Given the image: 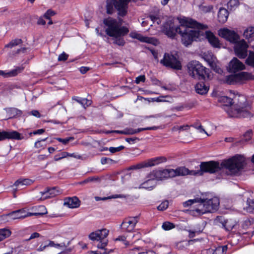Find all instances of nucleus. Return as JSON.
<instances>
[{
  "instance_id": "f257e3e1",
  "label": "nucleus",
  "mask_w": 254,
  "mask_h": 254,
  "mask_svg": "<svg viewBox=\"0 0 254 254\" xmlns=\"http://www.w3.org/2000/svg\"><path fill=\"white\" fill-rule=\"evenodd\" d=\"M246 165V160L244 157L241 155H236L233 157L223 160L221 163L214 161L202 162L200 165V170L197 171L189 170L185 167H181L174 170V177L178 176L202 175L203 172L214 173L221 168H225L229 170L230 173L233 175H237L244 168Z\"/></svg>"
},
{
  "instance_id": "f03ea898",
  "label": "nucleus",
  "mask_w": 254,
  "mask_h": 254,
  "mask_svg": "<svg viewBox=\"0 0 254 254\" xmlns=\"http://www.w3.org/2000/svg\"><path fill=\"white\" fill-rule=\"evenodd\" d=\"M218 101L227 107L225 110L230 117L251 118L253 116L250 111L252 106L244 95H236L234 99L226 96H221Z\"/></svg>"
},
{
  "instance_id": "7ed1b4c3",
  "label": "nucleus",
  "mask_w": 254,
  "mask_h": 254,
  "mask_svg": "<svg viewBox=\"0 0 254 254\" xmlns=\"http://www.w3.org/2000/svg\"><path fill=\"white\" fill-rule=\"evenodd\" d=\"M179 20L180 24L179 34L182 37L183 44L186 46L191 44L193 40H196L198 38L199 35L198 31L193 29V28L198 29L207 28V26L199 23L190 18L184 17Z\"/></svg>"
},
{
  "instance_id": "20e7f679",
  "label": "nucleus",
  "mask_w": 254,
  "mask_h": 254,
  "mask_svg": "<svg viewBox=\"0 0 254 254\" xmlns=\"http://www.w3.org/2000/svg\"><path fill=\"white\" fill-rule=\"evenodd\" d=\"M104 24L107 27L106 29V34L114 38V43L120 46H123L125 44L124 39L122 37L127 34L129 32L127 28L123 26V20L119 19L118 21L116 19L108 17L104 20Z\"/></svg>"
},
{
  "instance_id": "39448f33",
  "label": "nucleus",
  "mask_w": 254,
  "mask_h": 254,
  "mask_svg": "<svg viewBox=\"0 0 254 254\" xmlns=\"http://www.w3.org/2000/svg\"><path fill=\"white\" fill-rule=\"evenodd\" d=\"M188 68L190 75L193 78L204 80L206 78L208 79L210 78L209 70L197 61L190 62L188 64Z\"/></svg>"
},
{
  "instance_id": "423d86ee",
  "label": "nucleus",
  "mask_w": 254,
  "mask_h": 254,
  "mask_svg": "<svg viewBox=\"0 0 254 254\" xmlns=\"http://www.w3.org/2000/svg\"><path fill=\"white\" fill-rule=\"evenodd\" d=\"M160 63L166 67L176 70H181L182 67L179 56L177 54L165 53L163 59L160 61Z\"/></svg>"
},
{
  "instance_id": "0eeeda50",
  "label": "nucleus",
  "mask_w": 254,
  "mask_h": 254,
  "mask_svg": "<svg viewBox=\"0 0 254 254\" xmlns=\"http://www.w3.org/2000/svg\"><path fill=\"white\" fill-rule=\"evenodd\" d=\"M180 26H175L174 24V19L172 17L167 18L166 22L162 26L161 30L168 37L174 39L176 34H179L180 30Z\"/></svg>"
},
{
  "instance_id": "6e6552de",
  "label": "nucleus",
  "mask_w": 254,
  "mask_h": 254,
  "mask_svg": "<svg viewBox=\"0 0 254 254\" xmlns=\"http://www.w3.org/2000/svg\"><path fill=\"white\" fill-rule=\"evenodd\" d=\"M32 215L31 212H27L24 209H21L1 216L0 220L4 222H10L16 219H23L32 216Z\"/></svg>"
},
{
  "instance_id": "1a4fd4ad",
  "label": "nucleus",
  "mask_w": 254,
  "mask_h": 254,
  "mask_svg": "<svg viewBox=\"0 0 254 254\" xmlns=\"http://www.w3.org/2000/svg\"><path fill=\"white\" fill-rule=\"evenodd\" d=\"M234 47L235 55L240 59H245L248 56V45L245 40H238L234 43Z\"/></svg>"
},
{
  "instance_id": "9d476101",
  "label": "nucleus",
  "mask_w": 254,
  "mask_h": 254,
  "mask_svg": "<svg viewBox=\"0 0 254 254\" xmlns=\"http://www.w3.org/2000/svg\"><path fill=\"white\" fill-rule=\"evenodd\" d=\"M218 34L222 38L233 44L240 40V36L235 31L226 28L219 30Z\"/></svg>"
},
{
  "instance_id": "9b49d317",
  "label": "nucleus",
  "mask_w": 254,
  "mask_h": 254,
  "mask_svg": "<svg viewBox=\"0 0 254 254\" xmlns=\"http://www.w3.org/2000/svg\"><path fill=\"white\" fill-rule=\"evenodd\" d=\"M205 206L206 210L204 212L212 213L218 210L219 206V199L217 197H214L211 199H206Z\"/></svg>"
},
{
  "instance_id": "f8f14e48",
  "label": "nucleus",
  "mask_w": 254,
  "mask_h": 254,
  "mask_svg": "<svg viewBox=\"0 0 254 254\" xmlns=\"http://www.w3.org/2000/svg\"><path fill=\"white\" fill-rule=\"evenodd\" d=\"M228 70L230 72H236L245 68V65L236 58H234L229 63Z\"/></svg>"
},
{
  "instance_id": "ddd939ff",
  "label": "nucleus",
  "mask_w": 254,
  "mask_h": 254,
  "mask_svg": "<svg viewBox=\"0 0 254 254\" xmlns=\"http://www.w3.org/2000/svg\"><path fill=\"white\" fill-rule=\"evenodd\" d=\"M5 139L20 140L22 138L20 134L16 131H0V141Z\"/></svg>"
},
{
  "instance_id": "4468645a",
  "label": "nucleus",
  "mask_w": 254,
  "mask_h": 254,
  "mask_svg": "<svg viewBox=\"0 0 254 254\" xmlns=\"http://www.w3.org/2000/svg\"><path fill=\"white\" fill-rule=\"evenodd\" d=\"M81 201L76 196L66 197L64 199V204L70 208H76L80 206Z\"/></svg>"
},
{
  "instance_id": "2eb2a0df",
  "label": "nucleus",
  "mask_w": 254,
  "mask_h": 254,
  "mask_svg": "<svg viewBox=\"0 0 254 254\" xmlns=\"http://www.w3.org/2000/svg\"><path fill=\"white\" fill-rule=\"evenodd\" d=\"M205 36L210 45L214 48H220L221 44L218 38L209 31L205 32Z\"/></svg>"
},
{
  "instance_id": "dca6fc26",
  "label": "nucleus",
  "mask_w": 254,
  "mask_h": 254,
  "mask_svg": "<svg viewBox=\"0 0 254 254\" xmlns=\"http://www.w3.org/2000/svg\"><path fill=\"white\" fill-rule=\"evenodd\" d=\"M138 217H130L128 220L124 222L122 225L124 228H126L128 232L132 231L135 227L136 223L138 222Z\"/></svg>"
},
{
  "instance_id": "f3484780",
  "label": "nucleus",
  "mask_w": 254,
  "mask_h": 254,
  "mask_svg": "<svg viewBox=\"0 0 254 254\" xmlns=\"http://www.w3.org/2000/svg\"><path fill=\"white\" fill-rule=\"evenodd\" d=\"M194 89L197 94L203 95L207 93L209 86L203 82H199L195 84Z\"/></svg>"
},
{
  "instance_id": "a211bd4d",
  "label": "nucleus",
  "mask_w": 254,
  "mask_h": 254,
  "mask_svg": "<svg viewBox=\"0 0 254 254\" xmlns=\"http://www.w3.org/2000/svg\"><path fill=\"white\" fill-rule=\"evenodd\" d=\"M147 180L140 185L139 189H145L152 190L156 186V181L149 177V174L147 176Z\"/></svg>"
},
{
  "instance_id": "6ab92c4d",
  "label": "nucleus",
  "mask_w": 254,
  "mask_h": 254,
  "mask_svg": "<svg viewBox=\"0 0 254 254\" xmlns=\"http://www.w3.org/2000/svg\"><path fill=\"white\" fill-rule=\"evenodd\" d=\"M228 15L229 12L227 9L223 7L220 8L218 13L219 21L222 23H225L228 19Z\"/></svg>"
},
{
  "instance_id": "aec40b11",
  "label": "nucleus",
  "mask_w": 254,
  "mask_h": 254,
  "mask_svg": "<svg viewBox=\"0 0 254 254\" xmlns=\"http://www.w3.org/2000/svg\"><path fill=\"white\" fill-rule=\"evenodd\" d=\"M130 37L133 39H136L142 42L151 43L153 39L146 37H144L141 34L135 32H132L129 34Z\"/></svg>"
},
{
  "instance_id": "412c9836",
  "label": "nucleus",
  "mask_w": 254,
  "mask_h": 254,
  "mask_svg": "<svg viewBox=\"0 0 254 254\" xmlns=\"http://www.w3.org/2000/svg\"><path fill=\"white\" fill-rule=\"evenodd\" d=\"M167 161V159L164 157H158L154 158H152L148 160L147 161V166L149 167H152L157 165L161 163L165 162Z\"/></svg>"
},
{
  "instance_id": "4be33fe9",
  "label": "nucleus",
  "mask_w": 254,
  "mask_h": 254,
  "mask_svg": "<svg viewBox=\"0 0 254 254\" xmlns=\"http://www.w3.org/2000/svg\"><path fill=\"white\" fill-rule=\"evenodd\" d=\"M196 202H198V204L197 207L195 208L194 210L199 214H203L207 213V212H204V210H206L204 199L196 198Z\"/></svg>"
},
{
  "instance_id": "5701e85b",
  "label": "nucleus",
  "mask_w": 254,
  "mask_h": 254,
  "mask_svg": "<svg viewBox=\"0 0 254 254\" xmlns=\"http://www.w3.org/2000/svg\"><path fill=\"white\" fill-rule=\"evenodd\" d=\"M238 75L240 79V84L243 83L245 80L254 79V75L248 72H241L238 73Z\"/></svg>"
},
{
  "instance_id": "b1692460",
  "label": "nucleus",
  "mask_w": 254,
  "mask_h": 254,
  "mask_svg": "<svg viewBox=\"0 0 254 254\" xmlns=\"http://www.w3.org/2000/svg\"><path fill=\"white\" fill-rule=\"evenodd\" d=\"M33 183L32 180L28 179H19L14 183L13 186L22 189L23 186L30 185Z\"/></svg>"
},
{
  "instance_id": "393cba45",
  "label": "nucleus",
  "mask_w": 254,
  "mask_h": 254,
  "mask_svg": "<svg viewBox=\"0 0 254 254\" xmlns=\"http://www.w3.org/2000/svg\"><path fill=\"white\" fill-rule=\"evenodd\" d=\"M23 69L22 67H17L15 69H13L9 72L5 73L2 70H0V75L3 77H10L16 75L18 73L21 72Z\"/></svg>"
},
{
  "instance_id": "a878e982",
  "label": "nucleus",
  "mask_w": 254,
  "mask_h": 254,
  "mask_svg": "<svg viewBox=\"0 0 254 254\" xmlns=\"http://www.w3.org/2000/svg\"><path fill=\"white\" fill-rule=\"evenodd\" d=\"M40 193L43 195L49 194L50 196L53 197L61 193V190L56 187H53L52 188H47L45 191H41Z\"/></svg>"
},
{
  "instance_id": "bb28decb",
  "label": "nucleus",
  "mask_w": 254,
  "mask_h": 254,
  "mask_svg": "<svg viewBox=\"0 0 254 254\" xmlns=\"http://www.w3.org/2000/svg\"><path fill=\"white\" fill-rule=\"evenodd\" d=\"M149 177L153 179L155 181H162L161 170H154L149 173Z\"/></svg>"
},
{
  "instance_id": "cd10ccee",
  "label": "nucleus",
  "mask_w": 254,
  "mask_h": 254,
  "mask_svg": "<svg viewBox=\"0 0 254 254\" xmlns=\"http://www.w3.org/2000/svg\"><path fill=\"white\" fill-rule=\"evenodd\" d=\"M226 83L229 84H240V79L237 74L230 75L226 77Z\"/></svg>"
},
{
  "instance_id": "c85d7f7f",
  "label": "nucleus",
  "mask_w": 254,
  "mask_h": 254,
  "mask_svg": "<svg viewBox=\"0 0 254 254\" xmlns=\"http://www.w3.org/2000/svg\"><path fill=\"white\" fill-rule=\"evenodd\" d=\"M227 250L226 246H219L215 250L209 249L208 253L209 254H225Z\"/></svg>"
},
{
  "instance_id": "c756f323",
  "label": "nucleus",
  "mask_w": 254,
  "mask_h": 254,
  "mask_svg": "<svg viewBox=\"0 0 254 254\" xmlns=\"http://www.w3.org/2000/svg\"><path fill=\"white\" fill-rule=\"evenodd\" d=\"M254 36V27H249L247 29H246L244 32V36L245 37L246 39H248L249 41H252V38Z\"/></svg>"
},
{
  "instance_id": "7c9ffc66",
  "label": "nucleus",
  "mask_w": 254,
  "mask_h": 254,
  "mask_svg": "<svg viewBox=\"0 0 254 254\" xmlns=\"http://www.w3.org/2000/svg\"><path fill=\"white\" fill-rule=\"evenodd\" d=\"M163 180L169 178L174 177L175 172L174 169H163L161 170Z\"/></svg>"
},
{
  "instance_id": "2f4dec72",
  "label": "nucleus",
  "mask_w": 254,
  "mask_h": 254,
  "mask_svg": "<svg viewBox=\"0 0 254 254\" xmlns=\"http://www.w3.org/2000/svg\"><path fill=\"white\" fill-rule=\"evenodd\" d=\"M37 211L34 213H31L32 216H42L47 213L46 208L43 205H39L36 208Z\"/></svg>"
},
{
  "instance_id": "473e14b6",
  "label": "nucleus",
  "mask_w": 254,
  "mask_h": 254,
  "mask_svg": "<svg viewBox=\"0 0 254 254\" xmlns=\"http://www.w3.org/2000/svg\"><path fill=\"white\" fill-rule=\"evenodd\" d=\"M245 63L247 65L254 68V52L250 51L249 55L246 60Z\"/></svg>"
},
{
  "instance_id": "72a5a7b5",
  "label": "nucleus",
  "mask_w": 254,
  "mask_h": 254,
  "mask_svg": "<svg viewBox=\"0 0 254 254\" xmlns=\"http://www.w3.org/2000/svg\"><path fill=\"white\" fill-rule=\"evenodd\" d=\"M11 235V231L6 228L0 229V242L8 237Z\"/></svg>"
},
{
  "instance_id": "f704fd0d",
  "label": "nucleus",
  "mask_w": 254,
  "mask_h": 254,
  "mask_svg": "<svg viewBox=\"0 0 254 254\" xmlns=\"http://www.w3.org/2000/svg\"><path fill=\"white\" fill-rule=\"evenodd\" d=\"M209 64L211 67L217 73L219 74H222L223 73L222 69L220 67L219 65L217 64L214 61V60H212L211 61H209Z\"/></svg>"
},
{
  "instance_id": "c9c22d12",
  "label": "nucleus",
  "mask_w": 254,
  "mask_h": 254,
  "mask_svg": "<svg viewBox=\"0 0 254 254\" xmlns=\"http://www.w3.org/2000/svg\"><path fill=\"white\" fill-rule=\"evenodd\" d=\"M70 242L68 241L66 244L61 243L60 244H55L53 241H49L47 245V247H55L56 248H64L67 247L69 245Z\"/></svg>"
},
{
  "instance_id": "e433bc0d",
  "label": "nucleus",
  "mask_w": 254,
  "mask_h": 254,
  "mask_svg": "<svg viewBox=\"0 0 254 254\" xmlns=\"http://www.w3.org/2000/svg\"><path fill=\"white\" fill-rule=\"evenodd\" d=\"M78 103L80 104L84 108L91 104L92 101L86 98H77L75 99Z\"/></svg>"
},
{
  "instance_id": "4c0bfd02",
  "label": "nucleus",
  "mask_w": 254,
  "mask_h": 254,
  "mask_svg": "<svg viewBox=\"0 0 254 254\" xmlns=\"http://www.w3.org/2000/svg\"><path fill=\"white\" fill-rule=\"evenodd\" d=\"M97 232L99 234V238H100V241H103L105 238H106L109 232V231L106 229L98 230H97Z\"/></svg>"
},
{
  "instance_id": "58836bf2",
  "label": "nucleus",
  "mask_w": 254,
  "mask_h": 254,
  "mask_svg": "<svg viewBox=\"0 0 254 254\" xmlns=\"http://www.w3.org/2000/svg\"><path fill=\"white\" fill-rule=\"evenodd\" d=\"M239 5V1L238 0H230L227 3L228 8L230 10L235 9Z\"/></svg>"
},
{
  "instance_id": "ea45409f",
  "label": "nucleus",
  "mask_w": 254,
  "mask_h": 254,
  "mask_svg": "<svg viewBox=\"0 0 254 254\" xmlns=\"http://www.w3.org/2000/svg\"><path fill=\"white\" fill-rule=\"evenodd\" d=\"M22 40L20 39H16L11 40V41L8 44L5 45V47L12 48V47L18 45L22 43Z\"/></svg>"
},
{
  "instance_id": "a19ab883",
  "label": "nucleus",
  "mask_w": 254,
  "mask_h": 254,
  "mask_svg": "<svg viewBox=\"0 0 254 254\" xmlns=\"http://www.w3.org/2000/svg\"><path fill=\"white\" fill-rule=\"evenodd\" d=\"M248 206L245 209L247 212L254 213V201L252 200H248Z\"/></svg>"
},
{
  "instance_id": "79ce46f5",
  "label": "nucleus",
  "mask_w": 254,
  "mask_h": 254,
  "mask_svg": "<svg viewBox=\"0 0 254 254\" xmlns=\"http://www.w3.org/2000/svg\"><path fill=\"white\" fill-rule=\"evenodd\" d=\"M162 227L165 230H170L175 228V225L169 222H165L163 223Z\"/></svg>"
},
{
  "instance_id": "37998d69",
  "label": "nucleus",
  "mask_w": 254,
  "mask_h": 254,
  "mask_svg": "<svg viewBox=\"0 0 254 254\" xmlns=\"http://www.w3.org/2000/svg\"><path fill=\"white\" fill-rule=\"evenodd\" d=\"M127 197V195H126L124 194H115L113 195L108 197H102L101 200H105L108 199H111V198H126Z\"/></svg>"
},
{
  "instance_id": "c03bdc74",
  "label": "nucleus",
  "mask_w": 254,
  "mask_h": 254,
  "mask_svg": "<svg viewBox=\"0 0 254 254\" xmlns=\"http://www.w3.org/2000/svg\"><path fill=\"white\" fill-rule=\"evenodd\" d=\"M67 155H68L67 152H62L59 154L56 155L54 157V160L56 161H59L63 158L66 157Z\"/></svg>"
},
{
  "instance_id": "a18cd8bd",
  "label": "nucleus",
  "mask_w": 254,
  "mask_h": 254,
  "mask_svg": "<svg viewBox=\"0 0 254 254\" xmlns=\"http://www.w3.org/2000/svg\"><path fill=\"white\" fill-rule=\"evenodd\" d=\"M99 238V234L97 231L90 233L89 235V238L92 241H100V238Z\"/></svg>"
},
{
  "instance_id": "49530a36",
  "label": "nucleus",
  "mask_w": 254,
  "mask_h": 254,
  "mask_svg": "<svg viewBox=\"0 0 254 254\" xmlns=\"http://www.w3.org/2000/svg\"><path fill=\"white\" fill-rule=\"evenodd\" d=\"M168 204L169 202L168 201H163L157 207V209L159 210L163 211L168 208Z\"/></svg>"
},
{
  "instance_id": "de8ad7c7",
  "label": "nucleus",
  "mask_w": 254,
  "mask_h": 254,
  "mask_svg": "<svg viewBox=\"0 0 254 254\" xmlns=\"http://www.w3.org/2000/svg\"><path fill=\"white\" fill-rule=\"evenodd\" d=\"M186 231L189 233V237L190 238H192L194 237L196 235H198L201 233L200 231H197L195 230H189Z\"/></svg>"
},
{
  "instance_id": "09e8293b",
  "label": "nucleus",
  "mask_w": 254,
  "mask_h": 254,
  "mask_svg": "<svg viewBox=\"0 0 254 254\" xmlns=\"http://www.w3.org/2000/svg\"><path fill=\"white\" fill-rule=\"evenodd\" d=\"M56 139L58 140L59 142L63 143L64 144H67L70 141L73 140L74 139L73 137H69L64 139L61 138H57Z\"/></svg>"
},
{
  "instance_id": "8fccbe9b",
  "label": "nucleus",
  "mask_w": 254,
  "mask_h": 254,
  "mask_svg": "<svg viewBox=\"0 0 254 254\" xmlns=\"http://www.w3.org/2000/svg\"><path fill=\"white\" fill-rule=\"evenodd\" d=\"M107 13L109 14H112L114 11L113 5L111 2H108L106 4Z\"/></svg>"
},
{
  "instance_id": "3c124183",
  "label": "nucleus",
  "mask_w": 254,
  "mask_h": 254,
  "mask_svg": "<svg viewBox=\"0 0 254 254\" xmlns=\"http://www.w3.org/2000/svg\"><path fill=\"white\" fill-rule=\"evenodd\" d=\"M193 240H190L188 242H180L177 244V247L178 249L182 250L183 248H184L185 247L187 246L189 243L190 242H192Z\"/></svg>"
},
{
  "instance_id": "603ef678",
  "label": "nucleus",
  "mask_w": 254,
  "mask_h": 254,
  "mask_svg": "<svg viewBox=\"0 0 254 254\" xmlns=\"http://www.w3.org/2000/svg\"><path fill=\"white\" fill-rule=\"evenodd\" d=\"M124 132L126 135H131L137 133L136 129L132 128H127L124 129Z\"/></svg>"
},
{
  "instance_id": "864d4df0",
  "label": "nucleus",
  "mask_w": 254,
  "mask_h": 254,
  "mask_svg": "<svg viewBox=\"0 0 254 254\" xmlns=\"http://www.w3.org/2000/svg\"><path fill=\"white\" fill-rule=\"evenodd\" d=\"M55 14V11L51 9H48L44 14L43 17L47 19H50V17Z\"/></svg>"
},
{
  "instance_id": "5fc2aeb1",
  "label": "nucleus",
  "mask_w": 254,
  "mask_h": 254,
  "mask_svg": "<svg viewBox=\"0 0 254 254\" xmlns=\"http://www.w3.org/2000/svg\"><path fill=\"white\" fill-rule=\"evenodd\" d=\"M124 148L125 147L124 146L121 145L117 147H110L109 148V150L111 153H114L115 152L120 151L121 150L124 149Z\"/></svg>"
},
{
  "instance_id": "6e6d98bb",
  "label": "nucleus",
  "mask_w": 254,
  "mask_h": 254,
  "mask_svg": "<svg viewBox=\"0 0 254 254\" xmlns=\"http://www.w3.org/2000/svg\"><path fill=\"white\" fill-rule=\"evenodd\" d=\"M149 17L153 23L156 22L157 24H160L161 23V20L158 16L151 15Z\"/></svg>"
},
{
  "instance_id": "4d7b16f0",
  "label": "nucleus",
  "mask_w": 254,
  "mask_h": 254,
  "mask_svg": "<svg viewBox=\"0 0 254 254\" xmlns=\"http://www.w3.org/2000/svg\"><path fill=\"white\" fill-rule=\"evenodd\" d=\"M159 127H143V128H138L136 129V132L137 133H138L140 131H144V130H156L158 128H159Z\"/></svg>"
},
{
  "instance_id": "13d9d810",
  "label": "nucleus",
  "mask_w": 254,
  "mask_h": 254,
  "mask_svg": "<svg viewBox=\"0 0 254 254\" xmlns=\"http://www.w3.org/2000/svg\"><path fill=\"white\" fill-rule=\"evenodd\" d=\"M147 163L146 162H142L139 164H137L135 165H133V168L135 169H140L144 167H148V166H147Z\"/></svg>"
},
{
  "instance_id": "bf43d9fd",
  "label": "nucleus",
  "mask_w": 254,
  "mask_h": 254,
  "mask_svg": "<svg viewBox=\"0 0 254 254\" xmlns=\"http://www.w3.org/2000/svg\"><path fill=\"white\" fill-rule=\"evenodd\" d=\"M98 180H99V179L98 178H96L95 177H89L87 179L84 180L83 181L80 182L79 184L82 185V184L88 183L89 182L97 181Z\"/></svg>"
},
{
  "instance_id": "052dcab7",
  "label": "nucleus",
  "mask_w": 254,
  "mask_h": 254,
  "mask_svg": "<svg viewBox=\"0 0 254 254\" xmlns=\"http://www.w3.org/2000/svg\"><path fill=\"white\" fill-rule=\"evenodd\" d=\"M252 135V130H248L244 134V138L246 141H249L251 139Z\"/></svg>"
},
{
  "instance_id": "680f3d73",
  "label": "nucleus",
  "mask_w": 254,
  "mask_h": 254,
  "mask_svg": "<svg viewBox=\"0 0 254 254\" xmlns=\"http://www.w3.org/2000/svg\"><path fill=\"white\" fill-rule=\"evenodd\" d=\"M201 10L205 13L210 12L213 8L212 6H201L200 7Z\"/></svg>"
},
{
  "instance_id": "e2e57ef3",
  "label": "nucleus",
  "mask_w": 254,
  "mask_h": 254,
  "mask_svg": "<svg viewBox=\"0 0 254 254\" xmlns=\"http://www.w3.org/2000/svg\"><path fill=\"white\" fill-rule=\"evenodd\" d=\"M196 201H197L196 199H190L188 201L184 202L183 203V206L185 207H187L190 205H191L192 204L194 203V202H196Z\"/></svg>"
},
{
  "instance_id": "0e129e2a",
  "label": "nucleus",
  "mask_w": 254,
  "mask_h": 254,
  "mask_svg": "<svg viewBox=\"0 0 254 254\" xmlns=\"http://www.w3.org/2000/svg\"><path fill=\"white\" fill-rule=\"evenodd\" d=\"M47 138H45L44 139H42L40 140H38L35 143L34 146L37 148H40L43 147L44 145L42 144V142H44L47 140Z\"/></svg>"
},
{
  "instance_id": "69168bd1",
  "label": "nucleus",
  "mask_w": 254,
  "mask_h": 254,
  "mask_svg": "<svg viewBox=\"0 0 254 254\" xmlns=\"http://www.w3.org/2000/svg\"><path fill=\"white\" fill-rule=\"evenodd\" d=\"M193 127L196 129L199 130L200 132H204L207 134V135H209L201 125H198L197 124H195L193 125Z\"/></svg>"
},
{
  "instance_id": "338daca9",
  "label": "nucleus",
  "mask_w": 254,
  "mask_h": 254,
  "mask_svg": "<svg viewBox=\"0 0 254 254\" xmlns=\"http://www.w3.org/2000/svg\"><path fill=\"white\" fill-rule=\"evenodd\" d=\"M145 80V77L144 75H140L135 78V82L139 84L140 82H144Z\"/></svg>"
},
{
  "instance_id": "774afa93",
  "label": "nucleus",
  "mask_w": 254,
  "mask_h": 254,
  "mask_svg": "<svg viewBox=\"0 0 254 254\" xmlns=\"http://www.w3.org/2000/svg\"><path fill=\"white\" fill-rule=\"evenodd\" d=\"M10 111L11 114L13 115V117H14L15 116H19L21 114V111L16 108H12L10 109Z\"/></svg>"
}]
</instances>
